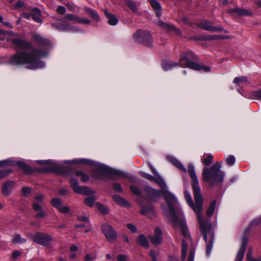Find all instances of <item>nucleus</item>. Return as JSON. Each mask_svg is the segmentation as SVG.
<instances>
[{
  "label": "nucleus",
  "mask_w": 261,
  "mask_h": 261,
  "mask_svg": "<svg viewBox=\"0 0 261 261\" xmlns=\"http://www.w3.org/2000/svg\"><path fill=\"white\" fill-rule=\"evenodd\" d=\"M66 11V8L62 6H59L57 9V12L58 13L63 15L65 13Z\"/></svg>",
  "instance_id": "4d7b16f0"
},
{
  "label": "nucleus",
  "mask_w": 261,
  "mask_h": 261,
  "mask_svg": "<svg viewBox=\"0 0 261 261\" xmlns=\"http://www.w3.org/2000/svg\"><path fill=\"white\" fill-rule=\"evenodd\" d=\"M161 188L162 190L161 195L166 200L169 207L168 212H166V215L176 222V215L175 212L174 204L177 202V199L172 193L167 190L168 187L166 185V187Z\"/></svg>",
  "instance_id": "39448f33"
},
{
  "label": "nucleus",
  "mask_w": 261,
  "mask_h": 261,
  "mask_svg": "<svg viewBox=\"0 0 261 261\" xmlns=\"http://www.w3.org/2000/svg\"><path fill=\"white\" fill-rule=\"evenodd\" d=\"M113 199L116 203L122 206L127 207L129 206L128 202L118 195H114L113 196Z\"/></svg>",
  "instance_id": "473e14b6"
},
{
  "label": "nucleus",
  "mask_w": 261,
  "mask_h": 261,
  "mask_svg": "<svg viewBox=\"0 0 261 261\" xmlns=\"http://www.w3.org/2000/svg\"><path fill=\"white\" fill-rule=\"evenodd\" d=\"M248 242L247 238L245 236H244L242 239L241 246L236 255L235 261L243 260Z\"/></svg>",
  "instance_id": "6ab92c4d"
},
{
  "label": "nucleus",
  "mask_w": 261,
  "mask_h": 261,
  "mask_svg": "<svg viewBox=\"0 0 261 261\" xmlns=\"http://www.w3.org/2000/svg\"><path fill=\"white\" fill-rule=\"evenodd\" d=\"M113 189L116 192L121 193L123 192V189L120 184L118 183H114L112 185Z\"/></svg>",
  "instance_id": "3c124183"
},
{
  "label": "nucleus",
  "mask_w": 261,
  "mask_h": 261,
  "mask_svg": "<svg viewBox=\"0 0 261 261\" xmlns=\"http://www.w3.org/2000/svg\"><path fill=\"white\" fill-rule=\"evenodd\" d=\"M10 41L17 48L28 50L33 48L32 43L20 38H12Z\"/></svg>",
  "instance_id": "2eb2a0df"
},
{
  "label": "nucleus",
  "mask_w": 261,
  "mask_h": 261,
  "mask_svg": "<svg viewBox=\"0 0 261 261\" xmlns=\"http://www.w3.org/2000/svg\"><path fill=\"white\" fill-rule=\"evenodd\" d=\"M140 174L143 177L150 181L155 182L161 188L166 187V183L162 177H154L153 176L142 171H141Z\"/></svg>",
  "instance_id": "aec40b11"
},
{
  "label": "nucleus",
  "mask_w": 261,
  "mask_h": 261,
  "mask_svg": "<svg viewBox=\"0 0 261 261\" xmlns=\"http://www.w3.org/2000/svg\"><path fill=\"white\" fill-rule=\"evenodd\" d=\"M31 188L29 187H24L22 189V193L23 195L27 196L31 192Z\"/></svg>",
  "instance_id": "338daca9"
},
{
  "label": "nucleus",
  "mask_w": 261,
  "mask_h": 261,
  "mask_svg": "<svg viewBox=\"0 0 261 261\" xmlns=\"http://www.w3.org/2000/svg\"><path fill=\"white\" fill-rule=\"evenodd\" d=\"M32 38L34 41L39 46L44 47H47L51 46V42L50 40L38 33H33L32 34Z\"/></svg>",
  "instance_id": "f3484780"
},
{
  "label": "nucleus",
  "mask_w": 261,
  "mask_h": 261,
  "mask_svg": "<svg viewBox=\"0 0 261 261\" xmlns=\"http://www.w3.org/2000/svg\"><path fill=\"white\" fill-rule=\"evenodd\" d=\"M253 95L254 96L255 99L261 100V89L254 92L253 93Z\"/></svg>",
  "instance_id": "13d9d810"
},
{
  "label": "nucleus",
  "mask_w": 261,
  "mask_h": 261,
  "mask_svg": "<svg viewBox=\"0 0 261 261\" xmlns=\"http://www.w3.org/2000/svg\"><path fill=\"white\" fill-rule=\"evenodd\" d=\"M233 83L238 85H240L241 84H248V81L246 76H238L234 78Z\"/></svg>",
  "instance_id": "ea45409f"
},
{
  "label": "nucleus",
  "mask_w": 261,
  "mask_h": 261,
  "mask_svg": "<svg viewBox=\"0 0 261 261\" xmlns=\"http://www.w3.org/2000/svg\"><path fill=\"white\" fill-rule=\"evenodd\" d=\"M32 19L36 22H38L40 23H42V20L41 18V15H36V14H31Z\"/></svg>",
  "instance_id": "864d4df0"
},
{
  "label": "nucleus",
  "mask_w": 261,
  "mask_h": 261,
  "mask_svg": "<svg viewBox=\"0 0 261 261\" xmlns=\"http://www.w3.org/2000/svg\"><path fill=\"white\" fill-rule=\"evenodd\" d=\"M126 4L134 13L139 14L137 5L135 2L131 0H126Z\"/></svg>",
  "instance_id": "e433bc0d"
},
{
  "label": "nucleus",
  "mask_w": 261,
  "mask_h": 261,
  "mask_svg": "<svg viewBox=\"0 0 261 261\" xmlns=\"http://www.w3.org/2000/svg\"><path fill=\"white\" fill-rule=\"evenodd\" d=\"M84 10L93 20L96 22L100 20V17L96 11L89 8H85Z\"/></svg>",
  "instance_id": "7c9ffc66"
},
{
  "label": "nucleus",
  "mask_w": 261,
  "mask_h": 261,
  "mask_svg": "<svg viewBox=\"0 0 261 261\" xmlns=\"http://www.w3.org/2000/svg\"><path fill=\"white\" fill-rule=\"evenodd\" d=\"M134 40L147 47L152 46V36L148 31L138 30L133 35Z\"/></svg>",
  "instance_id": "0eeeda50"
},
{
  "label": "nucleus",
  "mask_w": 261,
  "mask_h": 261,
  "mask_svg": "<svg viewBox=\"0 0 261 261\" xmlns=\"http://www.w3.org/2000/svg\"><path fill=\"white\" fill-rule=\"evenodd\" d=\"M21 254V253L18 250L14 251L12 255H11V259L13 260H16L17 257Z\"/></svg>",
  "instance_id": "680f3d73"
},
{
  "label": "nucleus",
  "mask_w": 261,
  "mask_h": 261,
  "mask_svg": "<svg viewBox=\"0 0 261 261\" xmlns=\"http://www.w3.org/2000/svg\"><path fill=\"white\" fill-rule=\"evenodd\" d=\"M129 189L131 192L137 196H141L142 194V190L138 187L132 185L130 186Z\"/></svg>",
  "instance_id": "37998d69"
},
{
  "label": "nucleus",
  "mask_w": 261,
  "mask_h": 261,
  "mask_svg": "<svg viewBox=\"0 0 261 261\" xmlns=\"http://www.w3.org/2000/svg\"><path fill=\"white\" fill-rule=\"evenodd\" d=\"M137 242L138 244L142 246L145 248H147L149 246V242L146 237L143 234H141L139 236Z\"/></svg>",
  "instance_id": "2f4dec72"
},
{
  "label": "nucleus",
  "mask_w": 261,
  "mask_h": 261,
  "mask_svg": "<svg viewBox=\"0 0 261 261\" xmlns=\"http://www.w3.org/2000/svg\"><path fill=\"white\" fill-rule=\"evenodd\" d=\"M77 22L83 24H89L90 23V20L87 18H80L78 17Z\"/></svg>",
  "instance_id": "052dcab7"
},
{
  "label": "nucleus",
  "mask_w": 261,
  "mask_h": 261,
  "mask_svg": "<svg viewBox=\"0 0 261 261\" xmlns=\"http://www.w3.org/2000/svg\"><path fill=\"white\" fill-rule=\"evenodd\" d=\"M252 252H253V249L252 248H250L248 251L247 254H246V259L248 261L253 258L252 257Z\"/></svg>",
  "instance_id": "e2e57ef3"
},
{
  "label": "nucleus",
  "mask_w": 261,
  "mask_h": 261,
  "mask_svg": "<svg viewBox=\"0 0 261 261\" xmlns=\"http://www.w3.org/2000/svg\"><path fill=\"white\" fill-rule=\"evenodd\" d=\"M99 170H100V174L102 175L101 179L103 178L105 175H108L112 177H127V174L125 172L110 168L102 164L99 165Z\"/></svg>",
  "instance_id": "9d476101"
},
{
  "label": "nucleus",
  "mask_w": 261,
  "mask_h": 261,
  "mask_svg": "<svg viewBox=\"0 0 261 261\" xmlns=\"http://www.w3.org/2000/svg\"><path fill=\"white\" fill-rule=\"evenodd\" d=\"M15 182L13 181H8L3 184L2 193L4 196H9L14 188Z\"/></svg>",
  "instance_id": "b1692460"
},
{
  "label": "nucleus",
  "mask_w": 261,
  "mask_h": 261,
  "mask_svg": "<svg viewBox=\"0 0 261 261\" xmlns=\"http://www.w3.org/2000/svg\"><path fill=\"white\" fill-rule=\"evenodd\" d=\"M47 55L48 52L46 50L33 48L30 52L16 51L11 58L10 62L13 65H25L27 68L34 70L45 66V63L40 60L41 58L46 57Z\"/></svg>",
  "instance_id": "f03ea898"
},
{
  "label": "nucleus",
  "mask_w": 261,
  "mask_h": 261,
  "mask_svg": "<svg viewBox=\"0 0 261 261\" xmlns=\"http://www.w3.org/2000/svg\"><path fill=\"white\" fill-rule=\"evenodd\" d=\"M78 221L84 222L87 223L88 224L90 223V220L89 218L86 216H79L77 218Z\"/></svg>",
  "instance_id": "5fc2aeb1"
},
{
  "label": "nucleus",
  "mask_w": 261,
  "mask_h": 261,
  "mask_svg": "<svg viewBox=\"0 0 261 261\" xmlns=\"http://www.w3.org/2000/svg\"><path fill=\"white\" fill-rule=\"evenodd\" d=\"M12 242L14 244H23L27 242V240L21 238V236L18 234L14 237Z\"/></svg>",
  "instance_id": "79ce46f5"
},
{
  "label": "nucleus",
  "mask_w": 261,
  "mask_h": 261,
  "mask_svg": "<svg viewBox=\"0 0 261 261\" xmlns=\"http://www.w3.org/2000/svg\"><path fill=\"white\" fill-rule=\"evenodd\" d=\"M127 258V256L123 254H119L117 257L118 261H126Z\"/></svg>",
  "instance_id": "0e129e2a"
},
{
  "label": "nucleus",
  "mask_w": 261,
  "mask_h": 261,
  "mask_svg": "<svg viewBox=\"0 0 261 261\" xmlns=\"http://www.w3.org/2000/svg\"><path fill=\"white\" fill-rule=\"evenodd\" d=\"M96 201V198L94 196L88 197L85 199L84 203L89 207L93 206Z\"/></svg>",
  "instance_id": "a19ab883"
},
{
  "label": "nucleus",
  "mask_w": 261,
  "mask_h": 261,
  "mask_svg": "<svg viewBox=\"0 0 261 261\" xmlns=\"http://www.w3.org/2000/svg\"><path fill=\"white\" fill-rule=\"evenodd\" d=\"M162 66L165 71H168L179 66V63L171 61H164L162 63Z\"/></svg>",
  "instance_id": "72a5a7b5"
},
{
  "label": "nucleus",
  "mask_w": 261,
  "mask_h": 261,
  "mask_svg": "<svg viewBox=\"0 0 261 261\" xmlns=\"http://www.w3.org/2000/svg\"><path fill=\"white\" fill-rule=\"evenodd\" d=\"M58 211L61 213L67 214L70 212V208L68 206H62V205Z\"/></svg>",
  "instance_id": "6e6d98bb"
},
{
  "label": "nucleus",
  "mask_w": 261,
  "mask_h": 261,
  "mask_svg": "<svg viewBox=\"0 0 261 261\" xmlns=\"http://www.w3.org/2000/svg\"><path fill=\"white\" fill-rule=\"evenodd\" d=\"M138 203L141 206L140 213L142 215H145L149 218H152L155 216V210L152 204L143 205L140 201H139Z\"/></svg>",
  "instance_id": "a211bd4d"
},
{
  "label": "nucleus",
  "mask_w": 261,
  "mask_h": 261,
  "mask_svg": "<svg viewBox=\"0 0 261 261\" xmlns=\"http://www.w3.org/2000/svg\"><path fill=\"white\" fill-rule=\"evenodd\" d=\"M7 165L13 166L14 162L9 159L0 161V168Z\"/></svg>",
  "instance_id": "8fccbe9b"
},
{
  "label": "nucleus",
  "mask_w": 261,
  "mask_h": 261,
  "mask_svg": "<svg viewBox=\"0 0 261 261\" xmlns=\"http://www.w3.org/2000/svg\"><path fill=\"white\" fill-rule=\"evenodd\" d=\"M60 31L64 32H70L73 33H76L82 32V31L77 27L73 26L69 23H60Z\"/></svg>",
  "instance_id": "5701e85b"
},
{
  "label": "nucleus",
  "mask_w": 261,
  "mask_h": 261,
  "mask_svg": "<svg viewBox=\"0 0 261 261\" xmlns=\"http://www.w3.org/2000/svg\"><path fill=\"white\" fill-rule=\"evenodd\" d=\"M12 172L11 169H5L0 170V179L5 177Z\"/></svg>",
  "instance_id": "de8ad7c7"
},
{
  "label": "nucleus",
  "mask_w": 261,
  "mask_h": 261,
  "mask_svg": "<svg viewBox=\"0 0 261 261\" xmlns=\"http://www.w3.org/2000/svg\"><path fill=\"white\" fill-rule=\"evenodd\" d=\"M188 172L192 179V189L194 190L195 195H197L199 193V185L193 165H189Z\"/></svg>",
  "instance_id": "4468645a"
},
{
  "label": "nucleus",
  "mask_w": 261,
  "mask_h": 261,
  "mask_svg": "<svg viewBox=\"0 0 261 261\" xmlns=\"http://www.w3.org/2000/svg\"><path fill=\"white\" fill-rule=\"evenodd\" d=\"M148 238L150 242L154 245L161 244L163 239L161 230L158 227L155 228L154 236L149 235L148 236Z\"/></svg>",
  "instance_id": "412c9836"
},
{
  "label": "nucleus",
  "mask_w": 261,
  "mask_h": 261,
  "mask_svg": "<svg viewBox=\"0 0 261 261\" xmlns=\"http://www.w3.org/2000/svg\"><path fill=\"white\" fill-rule=\"evenodd\" d=\"M35 201L32 203L33 209L37 212L35 217L37 219L43 218L46 216L47 213L43 208L44 205L43 195L39 194L35 197Z\"/></svg>",
  "instance_id": "1a4fd4ad"
},
{
  "label": "nucleus",
  "mask_w": 261,
  "mask_h": 261,
  "mask_svg": "<svg viewBox=\"0 0 261 261\" xmlns=\"http://www.w3.org/2000/svg\"><path fill=\"white\" fill-rule=\"evenodd\" d=\"M78 17H79L75 15L72 14H66L65 16V19L69 21L74 20L77 21Z\"/></svg>",
  "instance_id": "49530a36"
},
{
  "label": "nucleus",
  "mask_w": 261,
  "mask_h": 261,
  "mask_svg": "<svg viewBox=\"0 0 261 261\" xmlns=\"http://www.w3.org/2000/svg\"><path fill=\"white\" fill-rule=\"evenodd\" d=\"M158 25L169 31L171 30V27H172V25L166 23L162 21H159Z\"/></svg>",
  "instance_id": "603ef678"
},
{
  "label": "nucleus",
  "mask_w": 261,
  "mask_h": 261,
  "mask_svg": "<svg viewBox=\"0 0 261 261\" xmlns=\"http://www.w3.org/2000/svg\"><path fill=\"white\" fill-rule=\"evenodd\" d=\"M221 165L220 163H216L210 168H204L202 172L203 180L210 182L214 186L223 181L224 173L220 170Z\"/></svg>",
  "instance_id": "7ed1b4c3"
},
{
  "label": "nucleus",
  "mask_w": 261,
  "mask_h": 261,
  "mask_svg": "<svg viewBox=\"0 0 261 261\" xmlns=\"http://www.w3.org/2000/svg\"><path fill=\"white\" fill-rule=\"evenodd\" d=\"M216 203L217 201L216 200L212 201L210 203L209 206L206 211V215L208 217H212L213 215L216 208Z\"/></svg>",
  "instance_id": "c9c22d12"
},
{
  "label": "nucleus",
  "mask_w": 261,
  "mask_h": 261,
  "mask_svg": "<svg viewBox=\"0 0 261 261\" xmlns=\"http://www.w3.org/2000/svg\"><path fill=\"white\" fill-rule=\"evenodd\" d=\"M195 251L194 249L190 250L188 257V261H194Z\"/></svg>",
  "instance_id": "bf43d9fd"
},
{
  "label": "nucleus",
  "mask_w": 261,
  "mask_h": 261,
  "mask_svg": "<svg viewBox=\"0 0 261 261\" xmlns=\"http://www.w3.org/2000/svg\"><path fill=\"white\" fill-rule=\"evenodd\" d=\"M14 165L21 169L25 174H30L33 173L32 168L29 165L23 162L17 161L15 163H14Z\"/></svg>",
  "instance_id": "a878e982"
},
{
  "label": "nucleus",
  "mask_w": 261,
  "mask_h": 261,
  "mask_svg": "<svg viewBox=\"0 0 261 261\" xmlns=\"http://www.w3.org/2000/svg\"><path fill=\"white\" fill-rule=\"evenodd\" d=\"M127 227L128 229L132 232H136L137 231L136 227L132 224H127Z\"/></svg>",
  "instance_id": "69168bd1"
},
{
  "label": "nucleus",
  "mask_w": 261,
  "mask_h": 261,
  "mask_svg": "<svg viewBox=\"0 0 261 261\" xmlns=\"http://www.w3.org/2000/svg\"><path fill=\"white\" fill-rule=\"evenodd\" d=\"M213 22L209 20H201L198 22V26L200 28L209 31H212Z\"/></svg>",
  "instance_id": "cd10ccee"
},
{
  "label": "nucleus",
  "mask_w": 261,
  "mask_h": 261,
  "mask_svg": "<svg viewBox=\"0 0 261 261\" xmlns=\"http://www.w3.org/2000/svg\"><path fill=\"white\" fill-rule=\"evenodd\" d=\"M213 156L211 153H204L201 158V162L207 166L211 164L213 162Z\"/></svg>",
  "instance_id": "f704fd0d"
},
{
  "label": "nucleus",
  "mask_w": 261,
  "mask_h": 261,
  "mask_svg": "<svg viewBox=\"0 0 261 261\" xmlns=\"http://www.w3.org/2000/svg\"><path fill=\"white\" fill-rule=\"evenodd\" d=\"M166 159L169 162H170L174 166L179 169L180 170L184 171L185 173L187 172L186 168L184 166L182 163L176 158H174L173 156L167 155L166 156Z\"/></svg>",
  "instance_id": "393cba45"
},
{
  "label": "nucleus",
  "mask_w": 261,
  "mask_h": 261,
  "mask_svg": "<svg viewBox=\"0 0 261 261\" xmlns=\"http://www.w3.org/2000/svg\"><path fill=\"white\" fill-rule=\"evenodd\" d=\"M193 191L195 204L193 203L190 193L187 190L184 191L185 198L188 205L197 215L200 230L206 243V254L207 256H210L213 246L214 233L208 225L207 221L201 216L203 199L201 193L200 188L199 187V193L197 195H195L194 189Z\"/></svg>",
  "instance_id": "f257e3e1"
},
{
  "label": "nucleus",
  "mask_w": 261,
  "mask_h": 261,
  "mask_svg": "<svg viewBox=\"0 0 261 261\" xmlns=\"http://www.w3.org/2000/svg\"><path fill=\"white\" fill-rule=\"evenodd\" d=\"M188 245L184 239H182L181 243V258L182 260H185L187 255V250Z\"/></svg>",
  "instance_id": "4c0bfd02"
},
{
  "label": "nucleus",
  "mask_w": 261,
  "mask_h": 261,
  "mask_svg": "<svg viewBox=\"0 0 261 261\" xmlns=\"http://www.w3.org/2000/svg\"><path fill=\"white\" fill-rule=\"evenodd\" d=\"M36 162L46 166L41 170L42 172H55L57 174H64L67 170L65 166L60 165L51 160H37Z\"/></svg>",
  "instance_id": "423d86ee"
},
{
  "label": "nucleus",
  "mask_w": 261,
  "mask_h": 261,
  "mask_svg": "<svg viewBox=\"0 0 261 261\" xmlns=\"http://www.w3.org/2000/svg\"><path fill=\"white\" fill-rule=\"evenodd\" d=\"M89 180V177L88 174L84 172L83 175L81 176V180L84 182H87Z\"/></svg>",
  "instance_id": "774afa93"
},
{
  "label": "nucleus",
  "mask_w": 261,
  "mask_h": 261,
  "mask_svg": "<svg viewBox=\"0 0 261 261\" xmlns=\"http://www.w3.org/2000/svg\"><path fill=\"white\" fill-rule=\"evenodd\" d=\"M69 183L71 188L76 193L89 195L95 193V191L91 190L88 187L79 186L77 180L75 178H71L69 180Z\"/></svg>",
  "instance_id": "f8f14e48"
},
{
  "label": "nucleus",
  "mask_w": 261,
  "mask_h": 261,
  "mask_svg": "<svg viewBox=\"0 0 261 261\" xmlns=\"http://www.w3.org/2000/svg\"><path fill=\"white\" fill-rule=\"evenodd\" d=\"M152 8L155 11L156 15L160 17L162 15L161 6L156 0H148Z\"/></svg>",
  "instance_id": "bb28decb"
},
{
  "label": "nucleus",
  "mask_w": 261,
  "mask_h": 261,
  "mask_svg": "<svg viewBox=\"0 0 261 261\" xmlns=\"http://www.w3.org/2000/svg\"><path fill=\"white\" fill-rule=\"evenodd\" d=\"M173 223L174 224L175 227L177 225H179L180 227L181 232L182 235L185 237H187L189 234L188 227L184 220H182L176 216V222L174 221L173 219H171Z\"/></svg>",
  "instance_id": "4be33fe9"
},
{
  "label": "nucleus",
  "mask_w": 261,
  "mask_h": 261,
  "mask_svg": "<svg viewBox=\"0 0 261 261\" xmlns=\"http://www.w3.org/2000/svg\"><path fill=\"white\" fill-rule=\"evenodd\" d=\"M144 191L147 197L151 201H158L161 196L160 191L153 189L150 186H146L144 188Z\"/></svg>",
  "instance_id": "dca6fc26"
},
{
  "label": "nucleus",
  "mask_w": 261,
  "mask_h": 261,
  "mask_svg": "<svg viewBox=\"0 0 261 261\" xmlns=\"http://www.w3.org/2000/svg\"><path fill=\"white\" fill-rule=\"evenodd\" d=\"M105 15L108 19V23L111 25H115L118 22V19L113 14L110 13L107 10L104 11Z\"/></svg>",
  "instance_id": "c85d7f7f"
},
{
  "label": "nucleus",
  "mask_w": 261,
  "mask_h": 261,
  "mask_svg": "<svg viewBox=\"0 0 261 261\" xmlns=\"http://www.w3.org/2000/svg\"><path fill=\"white\" fill-rule=\"evenodd\" d=\"M71 162L75 164L88 165L94 166L95 168L93 169L91 172L92 177L95 179H102V175L100 174V170H99V165H102V164L86 159L73 160Z\"/></svg>",
  "instance_id": "6e6552de"
},
{
  "label": "nucleus",
  "mask_w": 261,
  "mask_h": 261,
  "mask_svg": "<svg viewBox=\"0 0 261 261\" xmlns=\"http://www.w3.org/2000/svg\"><path fill=\"white\" fill-rule=\"evenodd\" d=\"M33 241L44 247H49L50 242L54 241L53 236L47 233L37 232L32 237Z\"/></svg>",
  "instance_id": "9b49d317"
},
{
  "label": "nucleus",
  "mask_w": 261,
  "mask_h": 261,
  "mask_svg": "<svg viewBox=\"0 0 261 261\" xmlns=\"http://www.w3.org/2000/svg\"><path fill=\"white\" fill-rule=\"evenodd\" d=\"M230 37L229 36H223L220 35H210L208 37V39L211 40H224L226 39H229Z\"/></svg>",
  "instance_id": "c03bdc74"
},
{
  "label": "nucleus",
  "mask_w": 261,
  "mask_h": 261,
  "mask_svg": "<svg viewBox=\"0 0 261 261\" xmlns=\"http://www.w3.org/2000/svg\"><path fill=\"white\" fill-rule=\"evenodd\" d=\"M101 228L103 234L108 242L113 243L116 241L117 238V233L111 225L107 223H103L101 224Z\"/></svg>",
  "instance_id": "ddd939ff"
},
{
  "label": "nucleus",
  "mask_w": 261,
  "mask_h": 261,
  "mask_svg": "<svg viewBox=\"0 0 261 261\" xmlns=\"http://www.w3.org/2000/svg\"><path fill=\"white\" fill-rule=\"evenodd\" d=\"M231 12L236 13L240 16H250L252 15L253 13L246 9L236 8L230 10Z\"/></svg>",
  "instance_id": "c756f323"
},
{
  "label": "nucleus",
  "mask_w": 261,
  "mask_h": 261,
  "mask_svg": "<svg viewBox=\"0 0 261 261\" xmlns=\"http://www.w3.org/2000/svg\"><path fill=\"white\" fill-rule=\"evenodd\" d=\"M96 206L97 210L100 213L102 214H107L108 213V210L99 202L96 203Z\"/></svg>",
  "instance_id": "a18cd8bd"
},
{
  "label": "nucleus",
  "mask_w": 261,
  "mask_h": 261,
  "mask_svg": "<svg viewBox=\"0 0 261 261\" xmlns=\"http://www.w3.org/2000/svg\"><path fill=\"white\" fill-rule=\"evenodd\" d=\"M196 56L191 51L182 53L179 60V66L181 67H187L193 70L200 71L205 72H210L211 68L208 66L199 64L195 61H197Z\"/></svg>",
  "instance_id": "20e7f679"
},
{
  "label": "nucleus",
  "mask_w": 261,
  "mask_h": 261,
  "mask_svg": "<svg viewBox=\"0 0 261 261\" xmlns=\"http://www.w3.org/2000/svg\"><path fill=\"white\" fill-rule=\"evenodd\" d=\"M225 161L227 165H228L230 166H232L234 164L236 159L233 155H229L228 158H226Z\"/></svg>",
  "instance_id": "09e8293b"
},
{
  "label": "nucleus",
  "mask_w": 261,
  "mask_h": 261,
  "mask_svg": "<svg viewBox=\"0 0 261 261\" xmlns=\"http://www.w3.org/2000/svg\"><path fill=\"white\" fill-rule=\"evenodd\" d=\"M50 203L53 207L57 208L58 210L62 205V202L61 200L58 198H52Z\"/></svg>",
  "instance_id": "58836bf2"
}]
</instances>
